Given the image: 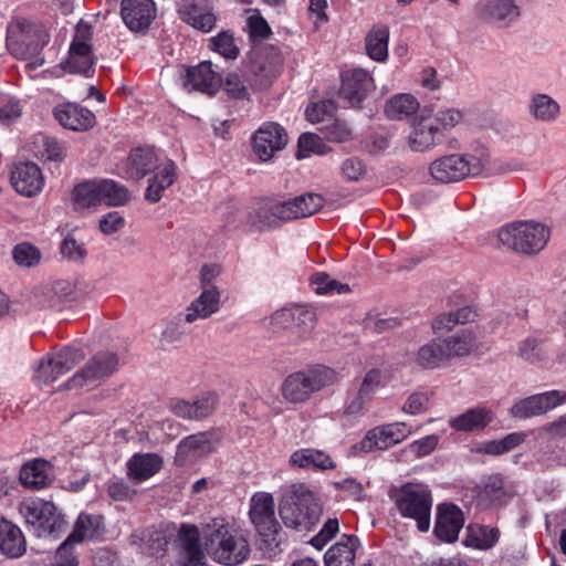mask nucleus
I'll return each mask as SVG.
<instances>
[{
	"mask_svg": "<svg viewBox=\"0 0 566 566\" xmlns=\"http://www.w3.org/2000/svg\"><path fill=\"white\" fill-rule=\"evenodd\" d=\"M463 114L455 108L438 109L421 114L412 122L408 146L412 151L424 153L444 142L446 134L462 120Z\"/></svg>",
	"mask_w": 566,
	"mask_h": 566,
	"instance_id": "f257e3e1",
	"label": "nucleus"
},
{
	"mask_svg": "<svg viewBox=\"0 0 566 566\" xmlns=\"http://www.w3.org/2000/svg\"><path fill=\"white\" fill-rule=\"evenodd\" d=\"M249 516L258 534L259 548L270 557L281 553L285 535L275 517L273 495L265 492L255 493L250 501Z\"/></svg>",
	"mask_w": 566,
	"mask_h": 566,
	"instance_id": "f03ea898",
	"label": "nucleus"
},
{
	"mask_svg": "<svg viewBox=\"0 0 566 566\" xmlns=\"http://www.w3.org/2000/svg\"><path fill=\"white\" fill-rule=\"evenodd\" d=\"M205 539L208 553L219 564L234 566L250 554L247 539L223 518H213L206 525Z\"/></svg>",
	"mask_w": 566,
	"mask_h": 566,
	"instance_id": "7ed1b4c3",
	"label": "nucleus"
},
{
	"mask_svg": "<svg viewBox=\"0 0 566 566\" xmlns=\"http://www.w3.org/2000/svg\"><path fill=\"white\" fill-rule=\"evenodd\" d=\"M284 525L296 531H306L315 525L322 514L316 495L303 483L293 484L284 493L279 505Z\"/></svg>",
	"mask_w": 566,
	"mask_h": 566,
	"instance_id": "20e7f679",
	"label": "nucleus"
},
{
	"mask_svg": "<svg viewBox=\"0 0 566 566\" xmlns=\"http://www.w3.org/2000/svg\"><path fill=\"white\" fill-rule=\"evenodd\" d=\"M389 496L402 517L415 520L420 532L429 530L432 495L427 485L406 483L400 488H392Z\"/></svg>",
	"mask_w": 566,
	"mask_h": 566,
	"instance_id": "39448f33",
	"label": "nucleus"
},
{
	"mask_svg": "<svg viewBox=\"0 0 566 566\" xmlns=\"http://www.w3.org/2000/svg\"><path fill=\"white\" fill-rule=\"evenodd\" d=\"M551 237L549 228L539 222L516 221L502 227L497 238L509 249L526 255L542 251Z\"/></svg>",
	"mask_w": 566,
	"mask_h": 566,
	"instance_id": "423d86ee",
	"label": "nucleus"
},
{
	"mask_svg": "<svg viewBox=\"0 0 566 566\" xmlns=\"http://www.w3.org/2000/svg\"><path fill=\"white\" fill-rule=\"evenodd\" d=\"M336 378L334 369L322 365L297 371L283 381L282 396L292 403L304 402L312 394L334 384Z\"/></svg>",
	"mask_w": 566,
	"mask_h": 566,
	"instance_id": "0eeeda50",
	"label": "nucleus"
},
{
	"mask_svg": "<svg viewBox=\"0 0 566 566\" xmlns=\"http://www.w3.org/2000/svg\"><path fill=\"white\" fill-rule=\"evenodd\" d=\"M488 163L489 155L484 150H480L475 155L453 154L434 160L430 165V174L439 182H457L469 176L481 175Z\"/></svg>",
	"mask_w": 566,
	"mask_h": 566,
	"instance_id": "6e6552de",
	"label": "nucleus"
},
{
	"mask_svg": "<svg viewBox=\"0 0 566 566\" xmlns=\"http://www.w3.org/2000/svg\"><path fill=\"white\" fill-rule=\"evenodd\" d=\"M19 511L38 537H56L66 530L67 523L64 515L52 502L29 499L20 504Z\"/></svg>",
	"mask_w": 566,
	"mask_h": 566,
	"instance_id": "1a4fd4ad",
	"label": "nucleus"
},
{
	"mask_svg": "<svg viewBox=\"0 0 566 566\" xmlns=\"http://www.w3.org/2000/svg\"><path fill=\"white\" fill-rule=\"evenodd\" d=\"M48 42V35L31 24H20L8 30L7 48L20 60H32L33 67L41 66L44 59L39 54Z\"/></svg>",
	"mask_w": 566,
	"mask_h": 566,
	"instance_id": "9d476101",
	"label": "nucleus"
},
{
	"mask_svg": "<svg viewBox=\"0 0 566 566\" xmlns=\"http://www.w3.org/2000/svg\"><path fill=\"white\" fill-rule=\"evenodd\" d=\"M205 560L198 527L182 524L170 543L166 563L169 566H203Z\"/></svg>",
	"mask_w": 566,
	"mask_h": 566,
	"instance_id": "9b49d317",
	"label": "nucleus"
},
{
	"mask_svg": "<svg viewBox=\"0 0 566 566\" xmlns=\"http://www.w3.org/2000/svg\"><path fill=\"white\" fill-rule=\"evenodd\" d=\"M472 11L480 22L497 28H510L522 14L516 0H478Z\"/></svg>",
	"mask_w": 566,
	"mask_h": 566,
	"instance_id": "f8f14e48",
	"label": "nucleus"
},
{
	"mask_svg": "<svg viewBox=\"0 0 566 566\" xmlns=\"http://www.w3.org/2000/svg\"><path fill=\"white\" fill-rule=\"evenodd\" d=\"M117 368L118 357L115 353L98 352L67 381V387L95 385L113 375Z\"/></svg>",
	"mask_w": 566,
	"mask_h": 566,
	"instance_id": "ddd939ff",
	"label": "nucleus"
},
{
	"mask_svg": "<svg viewBox=\"0 0 566 566\" xmlns=\"http://www.w3.org/2000/svg\"><path fill=\"white\" fill-rule=\"evenodd\" d=\"M287 142L285 128L275 122L263 123L252 136L253 151L262 161L271 159L287 145Z\"/></svg>",
	"mask_w": 566,
	"mask_h": 566,
	"instance_id": "4468645a",
	"label": "nucleus"
},
{
	"mask_svg": "<svg viewBox=\"0 0 566 566\" xmlns=\"http://www.w3.org/2000/svg\"><path fill=\"white\" fill-rule=\"evenodd\" d=\"M566 402V391L549 390L528 396L516 401L510 413L517 419H528L541 416Z\"/></svg>",
	"mask_w": 566,
	"mask_h": 566,
	"instance_id": "2eb2a0df",
	"label": "nucleus"
},
{
	"mask_svg": "<svg viewBox=\"0 0 566 566\" xmlns=\"http://www.w3.org/2000/svg\"><path fill=\"white\" fill-rule=\"evenodd\" d=\"M411 434V429L406 422H392L370 429L360 442V449L365 452L374 450H387L402 442Z\"/></svg>",
	"mask_w": 566,
	"mask_h": 566,
	"instance_id": "dca6fc26",
	"label": "nucleus"
},
{
	"mask_svg": "<svg viewBox=\"0 0 566 566\" xmlns=\"http://www.w3.org/2000/svg\"><path fill=\"white\" fill-rule=\"evenodd\" d=\"M339 96L353 107H360L365 98L375 90L373 76L364 69H353L342 73Z\"/></svg>",
	"mask_w": 566,
	"mask_h": 566,
	"instance_id": "f3484780",
	"label": "nucleus"
},
{
	"mask_svg": "<svg viewBox=\"0 0 566 566\" xmlns=\"http://www.w3.org/2000/svg\"><path fill=\"white\" fill-rule=\"evenodd\" d=\"M156 13L157 8L154 0H122V19L133 32H146L155 20Z\"/></svg>",
	"mask_w": 566,
	"mask_h": 566,
	"instance_id": "a211bd4d",
	"label": "nucleus"
},
{
	"mask_svg": "<svg viewBox=\"0 0 566 566\" xmlns=\"http://www.w3.org/2000/svg\"><path fill=\"white\" fill-rule=\"evenodd\" d=\"M324 203L323 196L314 192L304 193L284 201H275L276 212L283 222L311 217L319 211Z\"/></svg>",
	"mask_w": 566,
	"mask_h": 566,
	"instance_id": "6ab92c4d",
	"label": "nucleus"
},
{
	"mask_svg": "<svg viewBox=\"0 0 566 566\" xmlns=\"http://www.w3.org/2000/svg\"><path fill=\"white\" fill-rule=\"evenodd\" d=\"M181 80L187 91H198L207 95H214L222 85L221 75L212 70L209 61L186 69Z\"/></svg>",
	"mask_w": 566,
	"mask_h": 566,
	"instance_id": "aec40b11",
	"label": "nucleus"
},
{
	"mask_svg": "<svg viewBox=\"0 0 566 566\" xmlns=\"http://www.w3.org/2000/svg\"><path fill=\"white\" fill-rule=\"evenodd\" d=\"M169 543L168 533L156 527L137 530L129 536L132 546L142 554L156 558H167Z\"/></svg>",
	"mask_w": 566,
	"mask_h": 566,
	"instance_id": "412c9836",
	"label": "nucleus"
},
{
	"mask_svg": "<svg viewBox=\"0 0 566 566\" xmlns=\"http://www.w3.org/2000/svg\"><path fill=\"white\" fill-rule=\"evenodd\" d=\"M463 524V513L457 505L443 503L438 506L434 534L440 541L455 542Z\"/></svg>",
	"mask_w": 566,
	"mask_h": 566,
	"instance_id": "4be33fe9",
	"label": "nucleus"
},
{
	"mask_svg": "<svg viewBox=\"0 0 566 566\" xmlns=\"http://www.w3.org/2000/svg\"><path fill=\"white\" fill-rule=\"evenodd\" d=\"M53 116L61 126L75 132H85L95 125L94 113L75 103L55 106Z\"/></svg>",
	"mask_w": 566,
	"mask_h": 566,
	"instance_id": "5701e85b",
	"label": "nucleus"
},
{
	"mask_svg": "<svg viewBox=\"0 0 566 566\" xmlns=\"http://www.w3.org/2000/svg\"><path fill=\"white\" fill-rule=\"evenodd\" d=\"M11 184L20 195L33 197L42 190L44 179L39 166L27 161L14 166L11 172Z\"/></svg>",
	"mask_w": 566,
	"mask_h": 566,
	"instance_id": "b1692460",
	"label": "nucleus"
},
{
	"mask_svg": "<svg viewBox=\"0 0 566 566\" xmlns=\"http://www.w3.org/2000/svg\"><path fill=\"white\" fill-rule=\"evenodd\" d=\"M514 495L513 488L501 475L486 478L479 486L476 501L482 507L501 506Z\"/></svg>",
	"mask_w": 566,
	"mask_h": 566,
	"instance_id": "393cba45",
	"label": "nucleus"
},
{
	"mask_svg": "<svg viewBox=\"0 0 566 566\" xmlns=\"http://www.w3.org/2000/svg\"><path fill=\"white\" fill-rule=\"evenodd\" d=\"M221 293L217 286L201 289L200 295L195 298L186 310L185 322L193 323L197 319H206L220 308Z\"/></svg>",
	"mask_w": 566,
	"mask_h": 566,
	"instance_id": "a878e982",
	"label": "nucleus"
},
{
	"mask_svg": "<svg viewBox=\"0 0 566 566\" xmlns=\"http://www.w3.org/2000/svg\"><path fill=\"white\" fill-rule=\"evenodd\" d=\"M209 432H198L184 438L176 453V462L185 465L200 457L207 455L213 450V441Z\"/></svg>",
	"mask_w": 566,
	"mask_h": 566,
	"instance_id": "bb28decb",
	"label": "nucleus"
},
{
	"mask_svg": "<svg viewBox=\"0 0 566 566\" xmlns=\"http://www.w3.org/2000/svg\"><path fill=\"white\" fill-rule=\"evenodd\" d=\"M360 542L355 535L344 534L324 555L325 566H355L356 551Z\"/></svg>",
	"mask_w": 566,
	"mask_h": 566,
	"instance_id": "cd10ccee",
	"label": "nucleus"
},
{
	"mask_svg": "<svg viewBox=\"0 0 566 566\" xmlns=\"http://www.w3.org/2000/svg\"><path fill=\"white\" fill-rule=\"evenodd\" d=\"M163 463L157 453H135L126 463L127 475L137 482L146 481L160 471Z\"/></svg>",
	"mask_w": 566,
	"mask_h": 566,
	"instance_id": "c85d7f7f",
	"label": "nucleus"
},
{
	"mask_svg": "<svg viewBox=\"0 0 566 566\" xmlns=\"http://www.w3.org/2000/svg\"><path fill=\"white\" fill-rule=\"evenodd\" d=\"M290 464L294 468L306 469V470H333L336 468V463L333 461L329 454L323 450L313 448H303L294 451L290 457Z\"/></svg>",
	"mask_w": 566,
	"mask_h": 566,
	"instance_id": "c756f323",
	"label": "nucleus"
},
{
	"mask_svg": "<svg viewBox=\"0 0 566 566\" xmlns=\"http://www.w3.org/2000/svg\"><path fill=\"white\" fill-rule=\"evenodd\" d=\"M52 465L49 461L38 458L21 467L19 479L24 488L41 490L50 483Z\"/></svg>",
	"mask_w": 566,
	"mask_h": 566,
	"instance_id": "7c9ffc66",
	"label": "nucleus"
},
{
	"mask_svg": "<svg viewBox=\"0 0 566 566\" xmlns=\"http://www.w3.org/2000/svg\"><path fill=\"white\" fill-rule=\"evenodd\" d=\"M281 222L274 200L259 202L247 216V226L251 231H265L276 228Z\"/></svg>",
	"mask_w": 566,
	"mask_h": 566,
	"instance_id": "2f4dec72",
	"label": "nucleus"
},
{
	"mask_svg": "<svg viewBox=\"0 0 566 566\" xmlns=\"http://www.w3.org/2000/svg\"><path fill=\"white\" fill-rule=\"evenodd\" d=\"M74 287L67 281H56L41 287L35 297L42 307L62 308L63 304L73 300Z\"/></svg>",
	"mask_w": 566,
	"mask_h": 566,
	"instance_id": "473e14b6",
	"label": "nucleus"
},
{
	"mask_svg": "<svg viewBox=\"0 0 566 566\" xmlns=\"http://www.w3.org/2000/svg\"><path fill=\"white\" fill-rule=\"evenodd\" d=\"M25 551L27 543L21 530L0 517V553L9 557H20Z\"/></svg>",
	"mask_w": 566,
	"mask_h": 566,
	"instance_id": "72a5a7b5",
	"label": "nucleus"
},
{
	"mask_svg": "<svg viewBox=\"0 0 566 566\" xmlns=\"http://www.w3.org/2000/svg\"><path fill=\"white\" fill-rule=\"evenodd\" d=\"M157 155L151 147H138L127 158L126 172L133 179H142L157 168Z\"/></svg>",
	"mask_w": 566,
	"mask_h": 566,
	"instance_id": "f704fd0d",
	"label": "nucleus"
},
{
	"mask_svg": "<svg viewBox=\"0 0 566 566\" xmlns=\"http://www.w3.org/2000/svg\"><path fill=\"white\" fill-rule=\"evenodd\" d=\"M158 171L149 180V185L146 189L145 198L149 202H158L164 190L169 188L176 179L177 166L172 160H166L160 166L157 165Z\"/></svg>",
	"mask_w": 566,
	"mask_h": 566,
	"instance_id": "c9c22d12",
	"label": "nucleus"
},
{
	"mask_svg": "<svg viewBox=\"0 0 566 566\" xmlns=\"http://www.w3.org/2000/svg\"><path fill=\"white\" fill-rule=\"evenodd\" d=\"M104 532V518L97 514L81 513L74 525V530L67 536L75 544H81L86 539H96Z\"/></svg>",
	"mask_w": 566,
	"mask_h": 566,
	"instance_id": "e433bc0d",
	"label": "nucleus"
},
{
	"mask_svg": "<svg viewBox=\"0 0 566 566\" xmlns=\"http://www.w3.org/2000/svg\"><path fill=\"white\" fill-rule=\"evenodd\" d=\"M493 420L492 412L483 407L471 408L465 412L453 417L449 424L457 431H474L485 428Z\"/></svg>",
	"mask_w": 566,
	"mask_h": 566,
	"instance_id": "4c0bfd02",
	"label": "nucleus"
},
{
	"mask_svg": "<svg viewBox=\"0 0 566 566\" xmlns=\"http://www.w3.org/2000/svg\"><path fill=\"white\" fill-rule=\"evenodd\" d=\"M293 314L290 337L293 342L298 343L307 339L314 329L315 314L312 310L304 306H294Z\"/></svg>",
	"mask_w": 566,
	"mask_h": 566,
	"instance_id": "58836bf2",
	"label": "nucleus"
},
{
	"mask_svg": "<svg viewBox=\"0 0 566 566\" xmlns=\"http://www.w3.org/2000/svg\"><path fill=\"white\" fill-rule=\"evenodd\" d=\"M389 29L386 25L374 27L366 35L367 54L375 61L384 62L388 57Z\"/></svg>",
	"mask_w": 566,
	"mask_h": 566,
	"instance_id": "ea45409f",
	"label": "nucleus"
},
{
	"mask_svg": "<svg viewBox=\"0 0 566 566\" xmlns=\"http://www.w3.org/2000/svg\"><path fill=\"white\" fill-rule=\"evenodd\" d=\"M474 343V335L470 329L460 332L441 340L447 360L453 357H462L470 354Z\"/></svg>",
	"mask_w": 566,
	"mask_h": 566,
	"instance_id": "a19ab883",
	"label": "nucleus"
},
{
	"mask_svg": "<svg viewBox=\"0 0 566 566\" xmlns=\"http://www.w3.org/2000/svg\"><path fill=\"white\" fill-rule=\"evenodd\" d=\"M94 57L92 50H80L70 48L69 57L63 64V69L71 74H81L85 77L94 75Z\"/></svg>",
	"mask_w": 566,
	"mask_h": 566,
	"instance_id": "79ce46f5",
	"label": "nucleus"
},
{
	"mask_svg": "<svg viewBox=\"0 0 566 566\" xmlns=\"http://www.w3.org/2000/svg\"><path fill=\"white\" fill-rule=\"evenodd\" d=\"M418 101L411 94H397L385 105V114L389 119L401 120L417 113Z\"/></svg>",
	"mask_w": 566,
	"mask_h": 566,
	"instance_id": "37998d69",
	"label": "nucleus"
},
{
	"mask_svg": "<svg viewBox=\"0 0 566 566\" xmlns=\"http://www.w3.org/2000/svg\"><path fill=\"white\" fill-rule=\"evenodd\" d=\"M528 113L541 122H552L559 114V105L546 94H535L531 97Z\"/></svg>",
	"mask_w": 566,
	"mask_h": 566,
	"instance_id": "c03bdc74",
	"label": "nucleus"
},
{
	"mask_svg": "<svg viewBox=\"0 0 566 566\" xmlns=\"http://www.w3.org/2000/svg\"><path fill=\"white\" fill-rule=\"evenodd\" d=\"M446 354L442 348L441 339H433L422 345L417 354L415 361L423 369L438 368L441 363L446 361Z\"/></svg>",
	"mask_w": 566,
	"mask_h": 566,
	"instance_id": "a18cd8bd",
	"label": "nucleus"
},
{
	"mask_svg": "<svg viewBox=\"0 0 566 566\" xmlns=\"http://www.w3.org/2000/svg\"><path fill=\"white\" fill-rule=\"evenodd\" d=\"M475 316L476 313L470 306H464L454 312L443 313L439 315L432 322V329L434 333L451 331L458 324H465L468 322H472Z\"/></svg>",
	"mask_w": 566,
	"mask_h": 566,
	"instance_id": "49530a36",
	"label": "nucleus"
},
{
	"mask_svg": "<svg viewBox=\"0 0 566 566\" xmlns=\"http://www.w3.org/2000/svg\"><path fill=\"white\" fill-rule=\"evenodd\" d=\"M83 358L84 353L80 348L74 347H64L59 353L46 357L54 373L60 376L73 369Z\"/></svg>",
	"mask_w": 566,
	"mask_h": 566,
	"instance_id": "de8ad7c7",
	"label": "nucleus"
},
{
	"mask_svg": "<svg viewBox=\"0 0 566 566\" xmlns=\"http://www.w3.org/2000/svg\"><path fill=\"white\" fill-rule=\"evenodd\" d=\"M101 181H86L75 187L74 202L80 208H91L102 205Z\"/></svg>",
	"mask_w": 566,
	"mask_h": 566,
	"instance_id": "09e8293b",
	"label": "nucleus"
},
{
	"mask_svg": "<svg viewBox=\"0 0 566 566\" xmlns=\"http://www.w3.org/2000/svg\"><path fill=\"white\" fill-rule=\"evenodd\" d=\"M101 199L103 205L117 207L125 205L129 200V191L124 185L111 179L101 180Z\"/></svg>",
	"mask_w": 566,
	"mask_h": 566,
	"instance_id": "8fccbe9b",
	"label": "nucleus"
},
{
	"mask_svg": "<svg viewBox=\"0 0 566 566\" xmlns=\"http://www.w3.org/2000/svg\"><path fill=\"white\" fill-rule=\"evenodd\" d=\"M182 20L202 32H209L216 24V17L213 13L199 8L196 4H191L180 11Z\"/></svg>",
	"mask_w": 566,
	"mask_h": 566,
	"instance_id": "3c124183",
	"label": "nucleus"
},
{
	"mask_svg": "<svg viewBox=\"0 0 566 566\" xmlns=\"http://www.w3.org/2000/svg\"><path fill=\"white\" fill-rule=\"evenodd\" d=\"M311 284L314 286L316 294H346L350 292L348 284L340 283L337 280L332 279L325 272H317L311 276Z\"/></svg>",
	"mask_w": 566,
	"mask_h": 566,
	"instance_id": "603ef678",
	"label": "nucleus"
},
{
	"mask_svg": "<svg viewBox=\"0 0 566 566\" xmlns=\"http://www.w3.org/2000/svg\"><path fill=\"white\" fill-rule=\"evenodd\" d=\"M41 158L51 161H62L66 157V147L55 137L41 135L38 137Z\"/></svg>",
	"mask_w": 566,
	"mask_h": 566,
	"instance_id": "864d4df0",
	"label": "nucleus"
},
{
	"mask_svg": "<svg viewBox=\"0 0 566 566\" xmlns=\"http://www.w3.org/2000/svg\"><path fill=\"white\" fill-rule=\"evenodd\" d=\"M210 43V48L227 60H235L239 56L240 50L233 33L230 31L220 32L211 38Z\"/></svg>",
	"mask_w": 566,
	"mask_h": 566,
	"instance_id": "5fc2aeb1",
	"label": "nucleus"
},
{
	"mask_svg": "<svg viewBox=\"0 0 566 566\" xmlns=\"http://www.w3.org/2000/svg\"><path fill=\"white\" fill-rule=\"evenodd\" d=\"M469 531L472 545L479 549L492 548L500 538V531L497 527L481 525L475 528L469 527Z\"/></svg>",
	"mask_w": 566,
	"mask_h": 566,
	"instance_id": "6e6d98bb",
	"label": "nucleus"
},
{
	"mask_svg": "<svg viewBox=\"0 0 566 566\" xmlns=\"http://www.w3.org/2000/svg\"><path fill=\"white\" fill-rule=\"evenodd\" d=\"M252 71L254 75L259 77L260 85L266 87L277 77L281 72V66L279 62L274 60L260 57L259 61L254 62Z\"/></svg>",
	"mask_w": 566,
	"mask_h": 566,
	"instance_id": "4d7b16f0",
	"label": "nucleus"
},
{
	"mask_svg": "<svg viewBox=\"0 0 566 566\" xmlns=\"http://www.w3.org/2000/svg\"><path fill=\"white\" fill-rule=\"evenodd\" d=\"M75 543L69 537L56 548L50 566H78V554L75 552Z\"/></svg>",
	"mask_w": 566,
	"mask_h": 566,
	"instance_id": "13d9d810",
	"label": "nucleus"
},
{
	"mask_svg": "<svg viewBox=\"0 0 566 566\" xmlns=\"http://www.w3.org/2000/svg\"><path fill=\"white\" fill-rule=\"evenodd\" d=\"M431 397L430 391H415L408 396L401 410L411 416L423 413L428 410Z\"/></svg>",
	"mask_w": 566,
	"mask_h": 566,
	"instance_id": "bf43d9fd",
	"label": "nucleus"
},
{
	"mask_svg": "<svg viewBox=\"0 0 566 566\" xmlns=\"http://www.w3.org/2000/svg\"><path fill=\"white\" fill-rule=\"evenodd\" d=\"M340 174L347 181H359L367 172L364 161L358 157H349L342 161Z\"/></svg>",
	"mask_w": 566,
	"mask_h": 566,
	"instance_id": "052dcab7",
	"label": "nucleus"
},
{
	"mask_svg": "<svg viewBox=\"0 0 566 566\" xmlns=\"http://www.w3.org/2000/svg\"><path fill=\"white\" fill-rule=\"evenodd\" d=\"M192 403L193 420L209 417L218 405V396L216 394H206L198 397Z\"/></svg>",
	"mask_w": 566,
	"mask_h": 566,
	"instance_id": "680f3d73",
	"label": "nucleus"
},
{
	"mask_svg": "<svg viewBox=\"0 0 566 566\" xmlns=\"http://www.w3.org/2000/svg\"><path fill=\"white\" fill-rule=\"evenodd\" d=\"M298 150L297 157L304 158L310 153L323 154V148L325 145L323 144L322 138L313 133H303L298 138Z\"/></svg>",
	"mask_w": 566,
	"mask_h": 566,
	"instance_id": "e2e57ef3",
	"label": "nucleus"
},
{
	"mask_svg": "<svg viewBox=\"0 0 566 566\" xmlns=\"http://www.w3.org/2000/svg\"><path fill=\"white\" fill-rule=\"evenodd\" d=\"M13 259L17 264L30 268L39 262L40 252L35 247L29 243H21L14 248Z\"/></svg>",
	"mask_w": 566,
	"mask_h": 566,
	"instance_id": "0e129e2a",
	"label": "nucleus"
},
{
	"mask_svg": "<svg viewBox=\"0 0 566 566\" xmlns=\"http://www.w3.org/2000/svg\"><path fill=\"white\" fill-rule=\"evenodd\" d=\"M335 109V104L332 101H323L307 106L305 115L311 123L315 124L325 120L327 117L332 118Z\"/></svg>",
	"mask_w": 566,
	"mask_h": 566,
	"instance_id": "69168bd1",
	"label": "nucleus"
},
{
	"mask_svg": "<svg viewBox=\"0 0 566 566\" xmlns=\"http://www.w3.org/2000/svg\"><path fill=\"white\" fill-rule=\"evenodd\" d=\"M293 307L281 308L274 312L269 318V328L275 334L284 331L290 333L291 325L293 323Z\"/></svg>",
	"mask_w": 566,
	"mask_h": 566,
	"instance_id": "338daca9",
	"label": "nucleus"
},
{
	"mask_svg": "<svg viewBox=\"0 0 566 566\" xmlns=\"http://www.w3.org/2000/svg\"><path fill=\"white\" fill-rule=\"evenodd\" d=\"M518 355L526 361L536 363L543 359L542 344L535 338H526L518 345Z\"/></svg>",
	"mask_w": 566,
	"mask_h": 566,
	"instance_id": "774afa93",
	"label": "nucleus"
}]
</instances>
